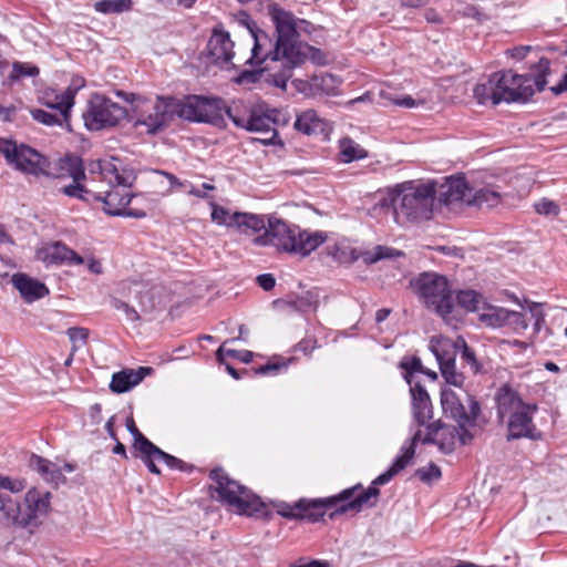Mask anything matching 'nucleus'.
<instances>
[{
  "label": "nucleus",
  "instance_id": "a211bd4d",
  "mask_svg": "<svg viewBox=\"0 0 567 567\" xmlns=\"http://www.w3.org/2000/svg\"><path fill=\"white\" fill-rule=\"evenodd\" d=\"M207 52L213 63L220 66L231 64L235 52L234 42L229 33L224 30L214 29L207 44Z\"/></svg>",
  "mask_w": 567,
  "mask_h": 567
},
{
  "label": "nucleus",
  "instance_id": "79ce46f5",
  "mask_svg": "<svg viewBox=\"0 0 567 567\" xmlns=\"http://www.w3.org/2000/svg\"><path fill=\"white\" fill-rule=\"evenodd\" d=\"M440 370L447 385H453L457 390L464 389L463 385L465 378L463 373L456 370L455 361L445 363V365L440 367Z\"/></svg>",
  "mask_w": 567,
  "mask_h": 567
},
{
  "label": "nucleus",
  "instance_id": "69168bd1",
  "mask_svg": "<svg viewBox=\"0 0 567 567\" xmlns=\"http://www.w3.org/2000/svg\"><path fill=\"white\" fill-rule=\"evenodd\" d=\"M424 19L426 20V22L429 23H432V24H443L444 23V18L443 16L437 11L436 8H429L425 10L424 12Z\"/></svg>",
  "mask_w": 567,
  "mask_h": 567
},
{
  "label": "nucleus",
  "instance_id": "f704fd0d",
  "mask_svg": "<svg viewBox=\"0 0 567 567\" xmlns=\"http://www.w3.org/2000/svg\"><path fill=\"white\" fill-rule=\"evenodd\" d=\"M234 228L245 235L255 234L266 228L261 216L249 213H236Z\"/></svg>",
  "mask_w": 567,
  "mask_h": 567
},
{
  "label": "nucleus",
  "instance_id": "58836bf2",
  "mask_svg": "<svg viewBox=\"0 0 567 567\" xmlns=\"http://www.w3.org/2000/svg\"><path fill=\"white\" fill-rule=\"evenodd\" d=\"M132 6V0H100L94 3V9L97 12L110 14L130 11Z\"/></svg>",
  "mask_w": 567,
  "mask_h": 567
},
{
  "label": "nucleus",
  "instance_id": "72a5a7b5",
  "mask_svg": "<svg viewBox=\"0 0 567 567\" xmlns=\"http://www.w3.org/2000/svg\"><path fill=\"white\" fill-rule=\"evenodd\" d=\"M485 301L483 295L472 289L460 290L456 296H454L456 309L462 308L468 312L480 313Z\"/></svg>",
  "mask_w": 567,
  "mask_h": 567
},
{
  "label": "nucleus",
  "instance_id": "6ab92c4d",
  "mask_svg": "<svg viewBox=\"0 0 567 567\" xmlns=\"http://www.w3.org/2000/svg\"><path fill=\"white\" fill-rule=\"evenodd\" d=\"M37 258L48 265H82L84 259L62 241L45 244L37 251Z\"/></svg>",
  "mask_w": 567,
  "mask_h": 567
},
{
  "label": "nucleus",
  "instance_id": "c85d7f7f",
  "mask_svg": "<svg viewBox=\"0 0 567 567\" xmlns=\"http://www.w3.org/2000/svg\"><path fill=\"white\" fill-rule=\"evenodd\" d=\"M30 467L37 471L44 481L59 485L65 482V476L62 473L61 467L39 455H32L30 457Z\"/></svg>",
  "mask_w": 567,
  "mask_h": 567
},
{
  "label": "nucleus",
  "instance_id": "ea45409f",
  "mask_svg": "<svg viewBox=\"0 0 567 567\" xmlns=\"http://www.w3.org/2000/svg\"><path fill=\"white\" fill-rule=\"evenodd\" d=\"M126 427L134 439L133 447L137 452L136 456L142 457L153 443L140 432L132 416L126 419Z\"/></svg>",
  "mask_w": 567,
  "mask_h": 567
},
{
  "label": "nucleus",
  "instance_id": "aec40b11",
  "mask_svg": "<svg viewBox=\"0 0 567 567\" xmlns=\"http://www.w3.org/2000/svg\"><path fill=\"white\" fill-rule=\"evenodd\" d=\"M83 85V82L78 83L76 87H68L63 92H58L54 89L43 91L40 102L47 107L56 110L64 121L69 120V113L74 104V96L76 91Z\"/></svg>",
  "mask_w": 567,
  "mask_h": 567
},
{
  "label": "nucleus",
  "instance_id": "a19ab883",
  "mask_svg": "<svg viewBox=\"0 0 567 567\" xmlns=\"http://www.w3.org/2000/svg\"><path fill=\"white\" fill-rule=\"evenodd\" d=\"M209 206L212 208L210 218L213 223L226 226L228 228H234L236 213L231 214L228 209L219 206L214 200H210Z\"/></svg>",
  "mask_w": 567,
  "mask_h": 567
},
{
  "label": "nucleus",
  "instance_id": "680f3d73",
  "mask_svg": "<svg viewBox=\"0 0 567 567\" xmlns=\"http://www.w3.org/2000/svg\"><path fill=\"white\" fill-rule=\"evenodd\" d=\"M463 17L474 18L482 22L486 19V16L474 4H466L463 10H458Z\"/></svg>",
  "mask_w": 567,
  "mask_h": 567
},
{
  "label": "nucleus",
  "instance_id": "f3484780",
  "mask_svg": "<svg viewBox=\"0 0 567 567\" xmlns=\"http://www.w3.org/2000/svg\"><path fill=\"white\" fill-rule=\"evenodd\" d=\"M471 187L464 176H450L441 184L436 182V198L444 205L458 202L468 205Z\"/></svg>",
  "mask_w": 567,
  "mask_h": 567
},
{
  "label": "nucleus",
  "instance_id": "8fccbe9b",
  "mask_svg": "<svg viewBox=\"0 0 567 567\" xmlns=\"http://www.w3.org/2000/svg\"><path fill=\"white\" fill-rule=\"evenodd\" d=\"M14 503L11 496L6 493L0 492V512L2 513V517L7 524L14 526Z\"/></svg>",
  "mask_w": 567,
  "mask_h": 567
},
{
  "label": "nucleus",
  "instance_id": "5701e85b",
  "mask_svg": "<svg viewBox=\"0 0 567 567\" xmlns=\"http://www.w3.org/2000/svg\"><path fill=\"white\" fill-rule=\"evenodd\" d=\"M151 370V368L141 367L137 370L124 369L120 372H115L112 377L110 389L114 393L127 392L142 382Z\"/></svg>",
  "mask_w": 567,
  "mask_h": 567
},
{
  "label": "nucleus",
  "instance_id": "4c0bfd02",
  "mask_svg": "<svg viewBox=\"0 0 567 567\" xmlns=\"http://www.w3.org/2000/svg\"><path fill=\"white\" fill-rule=\"evenodd\" d=\"M421 441V431H416L412 436L410 445H403L401 449V455H399L393 464L391 465L392 472L396 474L405 468L414 455V445Z\"/></svg>",
  "mask_w": 567,
  "mask_h": 567
},
{
  "label": "nucleus",
  "instance_id": "c9c22d12",
  "mask_svg": "<svg viewBox=\"0 0 567 567\" xmlns=\"http://www.w3.org/2000/svg\"><path fill=\"white\" fill-rule=\"evenodd\" d=\"M340 159L343 163L363 159L368 156V152L350 137H343L339 141Z\"/></svg>",
  "mask_w": 567,
  "mask_h": 567
},
{
  "label": "nucleus",
  "instance_id": "6e6552de",
  "mask_svg": "<svg viewBox=\"0 0 567 567\" xmlns=\"http://www.w3.org/2000/svg\"><path fill=\"white\" fill-rule=\"evenodd\" d=\"M379 489L369 487L367 491L357 492V487L343 491L340 495L324 499H300L299 518L318 522L328 508H334L330 514L333 518L337 514L348 511L359 512L364 506L371 505V498L377 499Z\"/></svg>",
  "mask_w": 567,
  "mask_h": 567
},
{
  "label": "nucleus",
  "instance_id": "09e8293b",
  "mask_svg": "<svg viewBox=\"0 0 567 567\" xmlns=\"http://www.w3.org/2000/svg\"><path fill=\"white\" fill-rule=\"evenodd\" d=\"M30 113L34 121L47 126L62 125L63 122H65L61 115L58 116L44 110L34 109L31 110Z\"/></svg>",
  "mask_w": 567,
  "mask_h": 567
},
{
  "label": "nucleus",
  "instance_id": "a878e982",
  "mask_svg": "<svg viewBox=\"0 0 567 567\" xmlns=\"http://www.w3.org/2000/svg\"><path fill=\"white\" fill-rule=\"evenodd\" d=\"M141 458L144 462V464L147 466L150 472H152L154 474L161 473L158 467L156 466V462H163L167 465V467H169L172 470L184 471L185 466H186V464L182 460H179L171 454L165 453L159 447H157L154 443L148 447L147 452H145Z\"/></svg>",
  "mask_w": 567,
  "mask_h": 567
},
{
  "label": "nucleus",
  "instance_id": "20e7f679",
  "mask_svg": "<svg viewBox=\"0 0 567 567\" xmlns=\"http://www.w3.org/2000/svg\"><path fill=\"white\" fill-rule=\"evenodd\" d=\"M327 240L323 231H309L282 219L269 218L264 236L255 238L256 245H270L277 250L306 257Z\"/></svg>",
  "mask_w": 567,
  "mask_h": 567
},
{
  "label": "nucleus",
  "instance_id": "c756f323",
  "mask_svg": "<svg viewBox=\"0 0 567 567\" xmlns=\"http://www.w3.org/2000/svg\"><path fill=\"white\" fill-rule=\"evenodd\" d=\"M502 200L501 192L494 186H476L472 185L468 206L476 207H495Z\"/></svg>",
  "mask_w": 567,
  "mask_h": 567
},
{
  "label": "nucleus",
  "instance_id": "2f4dec72",
  "mask_svg": "<svg viewBox=\"0 0 567 567\" xmlns=\"http://www.w3.org/2000/svg\"><path fill=\"white\" fill-rule=\"evenodd\" d=\"M508 309L497 307L485 301L478 313V321L488 328L497 329L506 327Z\"/></svg>",
  "mask_w": 567,
  "mask_h": 567
},
{
  "label": "nucleus",
  "instance_id": "9d476101",
  "mask_svg": "<svg viewBox=\"0 0 567 567\" xmlns=\"http://www.w3.org/2000/svg\"><path fill=\"white\" fill-rule=\"evenodd\" d=\"M210 477L215 481V492L218 499L229 507L230 511L251 516L261 507L258 496L247 487L230 480L221 470H213Z\"/></svg>",
  "mask_w": 567,
  "mask_h": 567
},
{
  "label": "nucleus",
  "instance_id": "e2e57ef3",
  "mask_svg": "<svg viewBox=\"0 0 567 567\" xmlns=\"http://www.w3.org/2000/svg\"><path fill=\"white\" fill-rule=\"evenodd\" d=\"M141 298H140V305L143 309V311H151L155 308V301L154 296L152 293V290L147 289L145 291H140Z\"/></svg>",
  "mask_w": 567,
  "mask_h": 567
},
{
  "label": "nucleus",
  "instance_id": "7c9ffc66",
  "mask_svg": "<svg viewBox=\"0 0 567 567\" xmlns=\"http://www.w3.org/2000/svg\"><path fill=\"white\" fill-rule=\"evenodd\" d=\"M293 127L306 135H316L324 132L326 123L316 111L306 110L297 115Z\"/></svg>",
  "mask_w": 567,
  "mask_h": 567
},
{
  "label": "nucleus",
  "instance_id": "bb28decb",
  "mask_svg": "<svg viewBox=\"0 0 567 567\" xmlns=\"http://www.w3.org/2000/svg\"><path fill=\"white\" fill-rule=\"evenodd\" d=\"M49 176L58 179L71 178L72 181H84L86 178L82 159L71 155L60 158L56 172L50 173Z\"/></svg>",
  "mask_w": 567,
  "mask_h": 567
},
{
  "label": "nucleus",
  "instance_id": "423d86ee",
  "mask_svg": "<svg viewBox=\"0 0 567 567\" xmlns=\"http://www.w3.org/2000/svg\"><path fill=\"white\" fill-rule=\"evenodd\" d=\"M116 95L133 103V126L141 133H158L168 125L173 115L177 114L178 100L172 96L147 99L123 91H117Z\"/></svg>",
  "mask_w": 567,
  "mask_h": 567
},
{
  "label": "nucleus",
  "instance_id": "dca6fc26",
  "mask_svg": "<svg viewBox=\"0 0 567 567\" xmlns=\"http://www.w3.org/2000/svg\"><path fill=\"white\" fill-rule=\"evenodd\" d=\"M228 117L231 118L234 124L238 127L245 128L249 132L265 134L266 136L260 138L262 143H275V138L278 134L276 128L271 127V120L267 110L264 112H252L248 116H237L234 115L233 112H228Z\"/></svg>",
  "mask_w": 567,
  "mask_h": 567
},
{
  "label": "nucleus",
  "instance_id": "412c9836",
  "mask_svg": "<svg viewBox=\"0 0 567 567\" xmlns=\"http://www.w3.org/2000/svg\"><path fill=\"white\" fill-rule=\"evenodd\" d=\"M460 426L443 425L432 423L427 426V433L421 441L423 443H435L440 450L450 453L454 450L456 441H460Z\"/></svg>",
  "mask_w": 567,
  "mask_h": 567
},
{
  "label": "nucleus",
  "instance_id": "6e6d98bb",
  "mask_svg": "<svg viewBox=\"0 0 567 567\" xmlns=\"http://www.w3.org/2000/svg\"><path fill=\"white\" fill-rule=\"evenodd\" d=\"M112 307L118 311H122L126 318V320L128 321H138L140 320V315L138 312L133 308L131 307L128 303H126L125 301L123 300H120V299H113L112 300Z\"/></svg>",
  "mask_w": 567,
  "mask_h": 567
},
{
  "label": "nucleus",
  "instance_id": "338daca9",
  "mask_svg": "<svg viewBox=\"0 0 567 567\" xmlns=\"http://www.w3.org/2000/svg\"><path fill=\"white\" fill-rule=\"evenodd\" d=\"M17 115V107L14 105L3 106L0 105V120L6 123L14 121Z\"/></svg>",
  "mask_w": 567,
  "mask_h": 567
},
{
  "label": "nucleus",
  "instance_id": "4d7b16f0",
  "mask_svg": "<svg viewBox=\"0 0 567 567\" xmlns=\"http://www.w3.org/2000/svg\"><path fill=\"white\" fill-rule=\"evenodd\" d=\"M12 72L14 78L34 76L39 74V69L30 63L14 62Z\"/></svg>",
  "mask_w": 567,
  "mask_h": 567
},
{
  "label": "nucleus",
  "instance_id": "774afa93",
  "mask_svg": "<svg viewBox=\"0 0 567 567\" xmlns=\"http://www.w3.org/2000/svg\"><path fill=\"white\" fill-rule=\"evenodd\" d=\"M257 282L266 291H270L276 285V280L271 274L259 275Z\"/></svg>",
  "mask_w": 567,
  "mask_h": 567
},
{
  "label": "nucleus",
  "instance_id": "473e14b6",
  "mask_svg": "<svg viewBox=\"0 0 567 567\" xmlns=\"http://www.w3.org/2000/svg\"><path fill=\"white\" fill-rule=\"evenodd\" d=\"M339 84L338 79L329 73L316 74L309 80V89L312 95H334L337 94Z\"/></svg>",
  "mask_w": 567,
  "mask_h": 567
},
{
  "label": "nucleus",
  "instance_id": "e433bc0d",
  "mask_svg": "<svg viewBox=\"0 0 567 567\" xmlns=\"http://www.w3.org/2000/svg\"><path fill=\"white\" fill-rule=\"evenodd\" d=\"M458 341L461 342V359L465 364L470 367V370L473 374H483L487 372L486 363L483 360H480L475 352L466 344L465 340L462 337H458Z\"/></svg>",
  "mask_w": 567,
  "mask_h": 567
},
{
  "label": "nucleus",
  "instance_id": "49530a36",
  "mask_svg": "<svg viewBox=\"0 0 567 567\" xmlns=\"http://www.w3.org/2000/svg\"><path fill=\"white\" fill-rule=\"evenodd\" d=\"M399 255H401V252L394 250L393 248L385 246H377L373 250L364 252L363 259L368 264H374L379 260L392 258Z\"/></svg>",
  "mask_w": 567,
  "mask_h": 567
},
{
  "label": "nucleus",
  "instance_id": "ddd939ff",
  "mask_svg": "<svg viewBox=\"0 0 567 567\" xmlns=\"http://www.w3.org/2000/svg\"><path fill=\"white\" fill-rule=\"evenodd\" d=\"M233 112L227 109L225 102L218 97L188 96L184 102L178 100V116L194 122H206L219 125L224 121V114Z\"/></svg>",
  "mask_w": 567,
  "mask_h": 567
},
{
  "label": "nucleus",
  "instance_id": "7ed1b4c3",
  "mask_svg": "<svg viewBox=\"0 0 567 567\" xmlns=\"http://www.w3.org/2000/svg\"><path fill=\"white\" fill-rule=\"evenodd\" d=\"M436 182H405L390 192L394 219L400 225L417 224L433 217Z\"/></svg>",
  "mask_w": 567,
  "mask_h": 567
},
{
  "label": "nucleus",
  "instance_id": "bf43d9fd",
  "mask_svg": "<svg viewBox=\"0 0 567 567\" xmlns=\"http://www.w3.org/2000/svg\"><path fill=\"white\" fill-rule=\"evenodd\" d=\"M268 115L271 120V127L275 128V126H285L289 122L288 114L278 109H267Z\"/></svg>",
  "mask_w": 567,
  "mask_h": 567
},
{
  "label": "nucleus",
  "instance_id": "c03bdc74",
  "mask_svg": "<svg viewBox=\"0 0 567 567\" xmlns=\"http://www.w3.org/2000/svg\"><path fill=\"white\" fill-rule=\"evenodd\" d=\"M89 333V329L83 327H72L68 329L66 334L72 343V354H75V352L86 344Z\"/></svg>",
  "mask_w": 567,
  "mask_h": 567
},
{
  "label": "nucleus",
  "instance_id": "9b49d317",
  "mask_svg": "<svg viewBox=\"0 0 567 567\" xmlns=\"http://www.w3.org/2000/svg\"><path fill=\"white\" fill-rule=\"evenodd\" d=\"M0 153L9 165L23 174L35 177L50 175L49 159L25 144L0 137Z\"/></svg>",
  "mask_w": 567,
  "mask_h": 567
},
{
  "label": "nucleus",
  "instance_id": "13d9d810",
  "mask_svg": "<svg viewBox=\"0 0 567 567\" xmlns=\"http://www.w3.org/2000/svg\"><path fill=\"white\" fill-rule=\"evenodd\" d=\"M300 501L293 504L281 502L277 506V512L287 518H299Z\"/></svg>",
  "mask_w": 567,
  "mask_h": 567
},
{
  "label": "nucleus",
  "instance_id": "5fc2aeb1",
  "mask_svg": "<svg viewBox=\"0 0 567 567\" xmlns=\"http://www.w3.org/2000/svg\"><path fill=\"white\" fill-rule=\"evenodd\" d=\"M27 487V483L21 478H11L0 475V488L10 491L12 493H20Z\"/></svg>",
  "mask_w": 567,
  "mask_h": 567
},
{
  "label": "nucleus",
  "instance_id": "f8f14e48",
  "mask_svg": "<svg viewBox=\"0 0 567 567\" xmlns=\"http://www.w3.org/2000/svg\"><path fill=\"white\" fill-rule=\"evenodd\" d=\"M126 110L103 94H93L83 113L84 125L90 131L115 127L125 118Z\"/></svg>",
  "mask_w": 567,
  "mask_h": 567
},
{
  "label": "nucleus",
  "instance_id": "0eeeda50",
  "mask_svg": "<svg viewBox=\"0 0 567 567\" xmlns=\"http://www.w3.org/2000/svg\"><path fill=\"white\" fill-rule=\"evenodd\" d=\"M413 286L429 310L440 316L447 324L456 327L461 315L454 303V292L444 276L424 272L415 279Z\"/></svg>",
  "mask_w": 567,
  "mask_h": 567
},
{
  "label": "nucleus",
  "instance_id": "4468645a",
  "mask_svg": "<svg viewBox=\"0 0 567 567\" xmlns=\"http://www.w3.org/2000/svg\"><path fill=\"white\" fill-rule=\"evenodd\" d=\"M51 494L38 488H31L27 492L22 503H14V526L27 527L39 517L48 514L50 509Z\"/></svg>",
  "mask_w": 567,
  "mask_h": 567
},
{
  "label": "nucleus",
  "instance_id": "052dcab7",
  "mask_svg": "<svg viewBox=\"0 0 567 567\" xmlns=\"http://www.w3.org/2000/svg\"><path fill=\"white\" fill-rule=\"evenodd\" d=\"M157 173L163 175V176H165L167 178V181L169 182L171 188L168 189V193H173L176 189H185V190H187V188H188V186L190 184L187 181H181L179 178H177L172 173H168V172H165V171H158Z\"/></svg>",
  "mask_w": 567,
  "mask_h": 567
},
{
  "label": "nucleus",
  "instance_id": "393cba45",
  "mask_svg": "<svg viewBox=\"0 0 567 567\" xmlns=\"http://www.w3.org/2000/svg\"><path fill=\"white\" fill-rule=\"evenodd\" d=\"M90 173H99L101 178L114 186H130L131 175L125 172L121 173L116 165L110 161L91 162L89 165Z\"/></svg>",
  "mask_w": 567,
  "mask_h": 567
},
{
  "label": "nucleus",
  "instance_id": "37998d69",
  "mask_svg": "<svg viewBox=\"0 0 567 567\" xmlns=\"http://www.w3.org/2000/svg\"><path fill=\"white\" fill-rule=\"evenodd\" d=\"M400 367L404 370V379L409 385L416 382L414 380V373H425L421 360L416 357L404 358Z\"/></svg>",
  "mask_w": 567,
  "mask_h": 567
},
{
  "label": "nucleus",
  "instance_id": "f03ea898",
  "mask_svg": "<svg viewBox=\"0 0 567 567\" xmlns=\"http://www.w3.org/2000/svg\"><path fill=\"white\" fill-rule=\"evenodd\" d=\"M549 66V60L542 58L527 75L516 74L512 70L495 72L486 81L475 85L474 97L480 104L525 102L535 93V89H545Z\"/></svg>",
  "mask_w": 567,
  "mask_h": 567
},
{
  "label": "nucleus",
  "instance_id": "4be33fe9",
  "mask_svg": "<svg viewBox=\"0 0 567 567\" xmlns=\"http://www.w3.org/2000/svg\"><path fill=\"white\" fill-rule=\"evenodd\" d=\"M11 282L22 299L31 303L49 295L48 287L25 274L18 272L12 276Z\"/></svg>",
  "mask_w": 567,
  "mask_h": 567
},
{
  "label": "nucleus",
  "instance_id": "a18cd8bd",
  "mask_svg": "<svg viewBox=\"0 0 567 567\" xmlns=\"http://www.w3.org/2000/svg\"><path fill=\"white\" fill-rule=\"evenodd\" d=\"M226 343L227 342H225L223 346H220L216 352L217 360L220 363H225L226 357L236 358L245 363H248L252 360L251 351H249V350L238 351V350H234V349H227V348H225Z\"/></svg>",
  "mask_w": 567,
  "mask_h": 567
},
{
  "label": "nucleus",
  "instance_id": "2eb2a0df",
  "mask_svg": "<svg viewBox=\"0 0 567 567\" xmlns=\"http://www.w3.org/2000/svg\"><path fill=\"white\" fill-rule=\"evenodd\" d=\"M96 200L103 203V209L111 216H125L133 218H144L146 216V208L151 205L144 206H130L132 202V194L127 186H114L111 190L102 197L94 195Z\"/></svg>",
  "mask_w": 567,
  "mask_h": 567
},
{
  "label": "nucleus",
  "instance_id": "b1692460",
  "mask_svg": "<svg viewBox=\"0 0 567 567\" xmlns=\"http://www.w3.org/2000/svg\"><path fill=\"white\" fill-rule=\"evenodd\" d=\"M410 393L414 420L419 425H423L432 415L430 395L420 382L411 383Z\"/></svg>",
  "mask_w": 567,
  "mask_h": 567
},
{
  "label": "nucleus",
  "instance_id": "603ef678",
  "mask_svg": "<svg viewBox=\"0 0 567 567\" xmlns=\"http://www.w3.org/2000/svg\"><path fill=\"white\" fill-rule=\"evenodd\" d=\"M415 476L424 483H431L441 477V470L437 465L430 463L427 466L417 468Z\"/></svg>",
  "mask_w": 567,
  "mask_h": 567
},
{
  "label": "nucleus",
  "instance_id": "39448f33",
  "mask_svg": "<svg viewBox=\"0 0 567 567\" xmlns=\"http://www.w3.org/2000/svg\"><path fill=\"white\" fill-rule=\"evenodd\" d=\"M496 401L499 419L507 420L508 441L523 437L536 440L540 436L533 421V415L537 411L535 403L524 402L519 394L507 385L499 389Z\"/></svg>",
  "mask_w": 567,
  "mask_h": 567
},
{
  "label": "nucleus",
  "instance_id": "cd10ccee",
  "mask_svg": "<svg viewBox=\"0 0 567 567\" xmlns=\"http://www.w3.org/2000/svg\"><path fill=\"white\" fill-rule=\"evenodd\" d=\"M457 347H461L458 338L453 341L449 338L439 336L433 337L430 341V349L435 355L440 367L455 361Z\"/></svg>",
  "mask_w": 567,
  "mask_h": 567
},
{
  "label": "nucleus",
  "instance_id": "1a4fd4ad",
  "mask_svg": "<svg viewBox=\"0 0 567 567\" xmlns=\"http://www.w3.org/2000/svg\"><path fill=\"white\" fill-rule=\"evenodd\" d=\"M441 404L444 415L460 426L461 444L471 442L481 412L480 403L465 389L444 388L441 391Z\"/></svg>",
  "mask_w": 567,
  "mask_h": 567
},
{
  "label": "nucleus",
  "instance_id": "f257e3e1",
  "mask_svg": "<svg viewBox=\"0 0 567 567\" xmlns=\"http://www.w3.org/2000/svg\"><path fill=\"white\" fill-rule=\"evenodd\" d=\"M268 10L277 39L274 42L262 31H249L254 45L246 63L254 69L245 70L236 78L240 85L250 86L265 80L271 81L278 87H285L295 68L309 59L319 60L320 51L301 39L302 35H311L317 30L316 25L295 17L278 4L269 6Z\"/></svg>",
  "mask_w": 567,
  "mask_h": 567
},
{
  "label": "nucleus",
  "instance_id": "0e129e2a",
  "mask_svg": "<svg viewBox=\"0 0 567 567\" xmlns=\"http://www.w3.org/2000/svg\"><path fill=\"white\" fill-rule=\"evenodd\" d=\"M287 365H288V362H285V361H282V362H279V361L278 362H269V363L258 368L256 370V372L258 374H268V373L277 372V371H279L282 368H287Z\"/></svg>",
  "mask_w": 567,
  "mask_h": 567
},
{
  "label": "nucleus",
  "instance_id": "864d4df0",
  "mask_svg": "<svg viewBox=\"0 0 567 567\" xmlns=\"http://www.w3.org/2000/svg\"><path fill=\"white\" fill-rule=\"evenodd\" d=\"M506 327H509L514 332L518 333L526 330L527 322L523 313L508 310L506 318Z\"/></svg>",
  "mask_w": 567,
  "mask_h": 567
},
{
  "label": "nucleus",
  "instance_id": "3c124183",
  "mask_svg": "<svg viewBox=\"0 0 567 567\" xmlns=\"http://www.w3.org/2000/svg\"><path fill=\"white\" fill-rule=\"evenodd\" d=\"M535 210L544 216H557L560 213L558 204L548 198H542L534 204Z\"/></svg>",
  "mask_w": 567,
  "mask_h": 567
},
{
  "label": "nucleus",
  "instance_id": "de8ad7c7",
  "mask_svg": "<svg viewBox=\"0 0 567 567\" xmlns=\"http://www.w3.org/2000/svg\"><path fill=\"white\" fill-rule=\"evenodd\" d=\"M61 193L69 197L78 198L84 202H87V195L91 194L89 189L82 184V181H73L72 184L63 186L60 189Z\"/></svg>",
  "mask_w": 567,
  "mask_h": 567
}]
</instances>
